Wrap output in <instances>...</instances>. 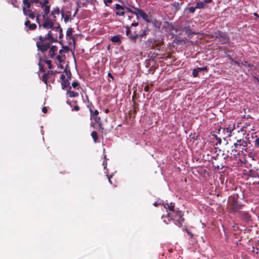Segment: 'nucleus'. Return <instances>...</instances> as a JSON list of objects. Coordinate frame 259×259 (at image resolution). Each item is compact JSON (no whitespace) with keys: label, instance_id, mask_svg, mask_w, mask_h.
<instances>
[{"label":"nucleus","instance_id":"48","mask_svg":"<svg viewBox=\"0 0 259 259\" xmlns=\"http://www.w3.org/2000/svg\"><path fill=\"white\" fill-rule=\"evenodd\" d=\"M255 144L256 147H259V137L255 140Z\"/></svg>","mask_w":259,"mask_h":259},{"label":"nucleus","instance_id":"53","mask_svg":"<svg viewBox=\"0 0 259 259\" xmlns=\"http://www.w3.org/2000/svg\"><path fill=\"white\" fill-rule=\"evenodd\" d=\"M40 1L39 0H31V4L36 3L39 4Z\"/></svg>","mask_w":259,"mask_h":259},{"label":"nucleus","instance_id":"49","mask_svg":"<svg viewBox=\"0 0 259 259\" xmlns=\"http://www.w3.org/2000/svg\"><path fill=\"white\" fill-rule=\"evenodd\" d=\"M80 108L79 107V106L78 105H76L74 107V108L72 109V110H74V111H78L79 110Z\"/></svg>","mask_w":259,"mask_h":259},{"label":"nucleus","instance_id":"27","mask_svg":"<svg viewBox=\"0 0 259 259\" xmlns=\"http://www.w3.org/2000/svg\"><path fill=\"white\" fill-rule=\"evenodd\" d=\"M72 32V28L71 27L68 28L66 31L67 36L70 37L71 38L73 37Z\"/></svg>","mask_w":259,"mask_h":259},{"label":"nucleus","instance_id":"19","mask_svg":"<svg viewBox=\"0 0 259 259\" xmlns=\"http://www.w3.org/2000/svg\"><path fill=\"white\" fill-rule=\"evenodd\" d=\"M139 35L137 33H135L134 34H131L129 35L128 38L131 41L136 44L137 41V39L138 38Z\"/></svg>","mask_w":259,"mask_h":259},{"label":"nucleus","instance_id":"18","mask_svg":"<svg viewBox=\"0 0 259 259\" xmlns=\"http://www.w3.org/2000/svg\"><path fill=\"white\" fill-rule=\"evenodd\" d=\"M71 87H69V89L67 90V94L70 98L76 97L78 96V93L74 91H71Z\"/></svg>","mask_w":259,"mask_h":259},{"label":"nucleus","instance_id":"2","mask_svg":"<svg viewBox=\"0 0 259 259\" xmlns=\"http://www.w3.org/2000/svg\"><path fill=\"white\" fill-rule=\"evenodd\" d=\"M243 205L239 202L238 194H234L231 197L229 202V210L231 213L239 212L242 208Z\"/></svg>","mask_w":259,"mask_h":259},{"label":"nucleus","instance_id":"22","mask_svg":"<svg viewBox=\"0 0 259 259\" xmlns=\"http://www.w3.org/2000/svg\"><path fill=\"white\" fill-rule=\"evenodd\" d=\"M91 136L95 143H97L98 139V134L96 131H93L91 133Z\"/></svg>","mask_w":259,"mask_h":259},{"label":"nucleus","instance_id":"38","mask_svg":"<svg viewBox=\"0 0 259 259\" xmlns=\"http://www.w3.org/2000/svg\"><path fill=\"white\" fill-rule=\"evenodd\" d=\"M29 28L30 30H35L36 28V25L34 23L30 24L29 25Z\"/></svg>","mask_w":259,"mask_h":259},{"label":"nucleus","instance_id":"33","mask_svg":"<svg viewBox=\"0 0 259 259\" xmlns=\"http://www.w3.org/2000/svg\"><path fill=\"white\" fill-rule=\"evenodd\" d=\"M48 74H44L42 76V80L45 82L46 84L48 83Z\"/></svg>","mask_w":259,"mask_h":259},{"label":"nucleus","instance_id":"8","mask_svg":"<svg viewBox=\"0 0 259 259\" xmlns=\"http://www.w3.org/2000/svg\"><path fill=\"white\" fill-rule=\"evenodd\" d=\"M240 217L246 222L251 221V216L247 211H240L239 212Z\"/></svg>","mask_w":259,"mask_h":259},{"label":"nucleus","instance_id":"6","mask_svg":"<svg viewBox=\"0 0 259 259\" xmlns=\"http://www.w3.org/2000/svg\"><path fill=\"white\" fill-rule=\"evenodd\" d=\"M211 38L215 37L219 39L221 44H224L228 42L229 40V37L228 35L222 31L218 30L215 31L213 34L210 35Z\"/></svg>","mask_w":259,"mask_h":259},{"label":"nucleus","instance_id":"35","mask_svg":"<svg viewBox=\"0 0 259 259\" xmlns=\"http://www.w3.org/2000/svg\"><path fill=\"white\" fill-rule=\"evenodd\" d=\"M92 119H94L95 122L97 123V124L101 122V118H100V117H99L98 116L95 117L93 118Z\"/></svg>","mask_w":259,"mask_h":259},{"label":"nucleus","instance_id":"58","mask_svg":"<svg viewBox=\"0 0 259 259\" xmlns=\"http://www.w3.org/2000/svg\"><path fill=\"white\" fill-rule=\"evenodd\" d=\"M112 2V0H104V3L107 5L106 3H111Z\"/></svg>","mask_w":259,"mask_h":259},{"label":"nucleus","instance_id":"37","mask_svg":"<svg viewBox=\"0 0 259 259\" xmlns=\"http://www.w3.org/2000/svg\"><path fill=\"white\" fill-rule=\"evenodd\" d=\"M196 69L199 72H200V71H207V70H208L207 66H205L204 67H198V68H197Z\"/></svg>","mask_w":259,"mask_h":259},{"label":"nucleus","instance_id":"9","mask_svg":"<svg viewBox=\"0 0 259 259\" xmlns=\"http://www.w3.org/2000/svg\"><path fill=\"white\" fill-rule=\"evenodd\" d=\"M115 9L116 10L115 14L117 16H124L125 15L124 7L119 4L115 5Z\"/></svg>","mask_w":259,"mask_h":259},{"label":"nucleus","instance_id":"3","mask_svg":"<svg viewBox=\"0 0 259 259\" xmlns=\"http://www.w3.org/2000/svg\"><path fill=\"white\" fill-rule=\"evenodd\" d=\"M225 159L228 162H232L233 166L234 167H240L242 166L243 164L245 163V159L244 157L240 158L235 155V157L233 156L232 153H230V155L228 154Z\"/></svg>","mask_w":259,"mask_h":259},{"label":"nucleus","instance_id":"26","mask_svg":"<svg viewBox=\"0 0 259 259\" xmlns=\"http://www.w3.org/2000/svg\"><path fill=\"white\" fill-rule=\"evenodd\" d=\"M23 4L24 6L23 7H25L26 9H30L31 5V2L23 1Z\"/></svg>","mask_w":259,"mask_h":259},{"label":"nucleus","instance_id":"50","mask_svg":"<svg viewBox=\"0 0 259 259\" xmlns=\"http://www.w3.org/2000/svg\"><path fill=\"white\" fill-rule=\"evenodd\" d=\"M138 25H139L138 22H134V23H133L131 24V26L130 27H132V26L136 27V26H138Z\"/></svg>","mask_w":259,"mask_h":259},{"label":"nucleus","instance_id":"7","mask_svg":"<svg viewBox=\"0 0 259 259\" xmlns=\"http://www.w3.org/2000/svg\"><path fill=\"white\" fill-rule=\"evenodd\" d=\"M43 18L44 19V23L42 24H39V29H40L41 27L45 29H54V23L53 21L50 19L48 16Z\"/></svg>","mask_w":259,"mask_h":259},{"label":"nucleus","instance_id":"16","mask_svg":"<svg viewBox=\"0 0 259 259\" xmlns=\"http://www.w3.org/2000/svg\"><path fill=\"white\" fill-rule=\"evenodd\" d=\"M50 7L51 5L49 4L46 5L43 8L44 9V14L42 15V18H46L48 16L50 12Z\"/></svg>","mask_w":259,"mask_h":259},{"label":"nucleus","instance_id":"1","mask_svg":"<svg viewBox=\"0 0 259 259\" xmlns=\"http://www.w3.org/2000/svg\"><path fill=\"white\" fill-rule=\"evenodd\" d=\"M38 39L39 41L36 43V47L38 50L42 53L46 52L50 48L51 44L58 41L57 39L54 37L51 30L48 32L45 37L41 35L39 36Z\"/></svg>","mask_w":259,"mask_h":259},{"label":"nucleus","instance_id":"45","mask_svg":"<svg viewBox=\"0 0 259 259\" xmlns=\"http://www.w3.org/2000/svg\"><path fill=\"white\" fill-rule=\"evenodd\" d=\"M79 85V83L76 81H74L72 83V87L74 88H76Z\"/></svg>","mask_w":259,"mask_h":259},{"label":"nucleus","instance_id":"34","mask_svg":"<svg viewBox=\"0 0 259 259\" xmlns=\"http://www.w3.org/2000/svg\"><path fill=\"white\" fill-rule=\"evenodd\" d=\"M223 132H226L228 133V136L229 137L231 136L232 130L231 129H230L229 127H226V128H223Z\"/></svg>","mask_w":259,"mask_h":259},{"label":"nucleus","instance_id":"29","mask_svg":"<svg viewBox=\"0 0 259 259\" xmlns=\"http://www.w3.org/2000/svg\"><path fill=\"white\" fill-rule=\"evenodd\" d=\"M41 62V58H39V62L38 63V66H39V71L44 72H45L46 70H45V69L44 68V65L42 64Z\"/></svg>","mask_w":259,"mask_h":259},{"label":"nucleus","instance_id":"51","mask_svg":"<svg viewBox=\"0 0 259 259\" xmlns=\"http://www.w3.org/2000/svg\"><path fill=\"white\" fill-rule=\"evenodd\" d=\"M149 88H149V86L148 85H146V86L144 87V91H145V92H149Z\"/></svg>","mask_w":259,"mask_h":259},{"label":"nucleus","instance_id":"52","mask_svg":"<svg viewBox=\"0 0 259 259\" xmlns=\"http://www.w3.org/2000/svg\"><path fill=\"white\" fill-rule=\"evenodd\" d=\"M24 24H25V26H29V25L30 24V21L28 20H26Z\"/></svg>","mask_w":259,"mask_h":259},{"label":"nucleus","instance_id":"25","mask_svg":"<svg viewBox=\"0 0 259 259\" xmlns=\"http://www.w3.org/2000/svg\"><path fill=\"white\" fill-rule=\"evenodd\" d=\"M184 30L186 34L188 35H190L191 34H197L195 32H192L191 29H190L189 27H185Z\"/></svg>","mask_w":259,"mask_h":259},{"label":"nucleus","instance_id":"56","mask_svg":"<svg viewBox=\"0 0 259 259\" xmlns=\"http://www.w3.org/2000/svg\"><path fill=\"white\" fill-rule=\"evenodd\" d=\"M60 78H61V79L62 80V81H63L64 80H66L65 76L63 74H61Z\"/></svg>","mask_w":259,"mask_h":259},{"label":"nucleus","instance_id":"61","mask_svg":"<svg viewBox=\"0 0 259 259\" xmlns=\"http://www.w3.org/2000/svg\"><path fill=\"white\" fill-rule=\"evenodd\" d=\"M108 76L110 78H111L112 79H113V76H112V75L111 74V73H110V72H109L108 73Z\"/></svg>","mask_w":259,"mask_h":259},{"label":"nucleus","instance_id":"47","mask_svg":"<svg viewBox=\"0 0 259 259\" xmlns=\"http://www.w3.org/2000/svg\"><path fill=\"white\" fill-rule=\"evenodd\" d=\"M98 127H99V130L101 132H103V131L104 130V127L102 126V122L98 123Z\"/></svg>","mask_w":259,"mask_h":259},{"label":"nucleus","instance_id":"31","mask_svg":"<svg viewBox=\"0 0 259 259\" xmlns=\"http://www.w3.org/2000/svg\"><path fill=\"white\" fill-rule=\"evenodd\" d=\"M162 219H163V222H164L166 224H168L169 223L170 221L171 220L169 218H167V215H162L161 217Z\"/></svg>","mask_w":259,"mask_h":259},{"label":"nucleus","instance_id":"44","mask_svg":"<svg viewBox=\"0 0 259 259\" xmlns=\"http://www.w3.org/2000/svg\"><path fill=\"white\" fill-rule=\"evenodd\" d=\"M63 37V30L62 28H60L59 30V38L60 39H62Z\"/></svg>","mask_w":259,"mask_h":259},{"label":"nucleus","instance_id":"23","mask_svg":"<svg viewBox=\"0 0 259 259\" xmlns=\"http://www.w3.org/2000/svg\"><path fill=\"white\" fill-rule=\"evenodd\" d=\"M69 84L70 83L67 79L64 80L63 81H62L61 82L62 89L64 90L65 89H66L68 86H69Z\"/></svg>","mask_w":259,"mask_h":259},{"label":"nucleus","instance_id":"14","mask_svg":"<svg viewBox=\"0 0 259 259\" xmlns=\"http://www.w3.org/2000/svg\"><path fill=\"white\" fill-rule=\"evenodd\" d=\"M58 51V48L56 46H53L50 48L49 52V55L51 59H53Z\"/></svg>","mask_w":259,"mask_h":259},{"label":"nucleus","instance_id":"17","mask_svg":"<svg viewBox=\"0 0 259 259\" xmlns=\"http://www.w3.org/2000/svg\"><path fill=\"white\" fill-rule=\"evenodd\" d=\"M60 14V9L58 7H57L54 10H53L51 12V15L53 16L54 18V21H56V15H59Z\"/></svg>","mask_w":259,"mask_h":259},{"label":"nucleus","instance_id":"63","mask_svg":"<svg viewBox=\"0 0 259 259\" xmlns=\"http://www.w3.org/2000/svg\"><path fill=\"white\" fill-rule=\"evenodd\" d=\"M243 65H245V66H248V67H250V64H249L247 63V62H246V61H245V62H244V63H243Z\"/></svg>","mask_w":259,"mask_h":259},{"label":"nucleus","instance_id":"42","mask_svg":"<svg viewBox=\"0 0 259 259\" xmlns=\"http://www.w3.org/2000/svg\"><path fill=\"white\" fill-rule=\"evenodd\" d=\"M60 28H62L60 27V24H58L57 26H54V29H52V30H55L56 31H58L59 32V30H60Z\"/></svg>","mask_w":259,"mask_h":259},{"label":"nucleus","instance_id":"43","mask_svg":"<svg viewBox=\"0 0 259 259\" xmlns=\"http://www.w3.org/2000/svg\"><path fill=\"white\" fill-rule=\"evenodd\" d=\"M147 42L149 44V46L150 44H152V46L153 45L154 43L155 42V41L154 40H153L152 38H149L147 40Z\"/></svg>","mask_w":259,"mask_h":259},{"label":"nucleus","instance_id":"40","mask_svg":"<svg viewBox=\"0 0 259 259\" xmlns=\"http://www.w3.org/2000/svg\"><path fill=\"white\" fill-rule=\"evenodd\" d=\"M64 72L66 73V75L67 76L68 78L70 79L71 77V73L70 71H67L66 69L64 70Z\"/></svg>","mask_w":259,"mask_h":259},{"label":"nucleus","instance_id":"39","mask_svg":"<svg viewBox=\"0 0 259 259\" xmlns=\"http://www.w3.org/2000/svg\"><path fill=\"white\" fill-rule=\"evenodd\" d=\"M197 9V8H196V6L193 7H190L188 9V11L190 13H194L195 11V10Z\"/></svg>","mask_w":259,"mask_h":259},{"label":"nucleus","instance_id":"60","mask_svg":"<svg viewBox=\"0 0 259 259\" xmlns=\"http://www.w3.org/2000/svg\"><path fill=\"white\" fill-rule=\"evenodd\" d=\"M54 73V71H48L46 74H48V76L50 74H53Z\"/></svg>","mask_w":259,"mask_h":259},{"label":"nucleus","instance_id":"20","mask_svg":"<svg viewBox=\"0 0 259 259\" xmlns=\"http://www.w3.org/2000/svg\"><path fill=\"white\" fill-rule=\"evenodd\" d=\"M90 117L91 119H92L93 118L98 116L99 114V111L97 110H95V111H93L92 109H90Z\"/></svg>","mask_w":259,"mask_h":259},{"label":"nucleus","instance_id":"36","mask_svg":"<svg viewBox=\"0 0 259 259\" xmlns=\"http://www.w3.org/2000/svg\"><path fill=\"white\" fill-rule=\"evenodd\" d=\"M125 28H126V35L127 36H129V35H130V34H132L131 30V27L129 26H126Z\"/></svg>","mask_w":259,"mask_h":259},{"label":"nucleus","instance_id":"55","mask_svg":"<svg viewBox=\"0 0 259 259\" xmlns=\"http://www.w3.org/2000/svg\"><path fill=\"white\" fill-rule=\"evenodd\" d=\"M229 58H230V60L231 61L233 62L235 64H236L238 65H239V63H238L237 61H234V60H233V59H232L231 57H230Z\"/></svg>","mask_w":259,"mask_h":259},{"label":"nucleus","instance_id":"30","mask_svg":"<svg viewBox=\"0 0 259 259\" xmlns=\"http://www.w3.org/2000/svg\"><path fill=\"white\" fill-rule=\"evenodd\" d=\"M49 0H44L43 1H40L39 4L40 5L41 8L43 9L44 7L47 4H49Z\"/></svg>","mask_w":259,"mask_h":259},{"label":"nucleus","instance_id":"28","mask_svg":"<svg viewBox=\"0 0 259 259\" xmlns=\"http://www.w3.org/2000/svg\"><path fill=\"white\" fill-rule=\"evenodd\" d=\"M149 31V28L148 27H146L143 31L142 33L140 35H139V37H140V38H142L143 37L146 36L147 34V32Z\"/></svg>","mask_w":259,"mask_h":259},{"label":"nucleus","instance_id":"41","mask_svg":"<svg viewBox=\"0 0 259 259\" xmlns=\"http://www.w3.org/2000/svg\"><path fill=\"white\" fill-rule=\"evenodd\" d=\"M198 71L197 70V69H194L193 70V72H192V74H193V76L194 77H197L198 75Z\"/></svg>","mask_w":259,"mask_h":259},{"label":"nucleus","instance_id":"64","mask_svg":"<svg viewBox=\"0 0 259 259\" xmlns=\"http://www.w3.org/2000/svg\"><path fill=\"white\" fill-rule=\"evenodd\" d=\"M36 22L39 25V24H40L39 19V18H38V16L36 18Z\"/></svg>","mask_w":259,"mask_h":259},{"label":"nucleus","instance_id":"32","mask_svg":"<svg viewBox=\"0 0 259 259\" xmlns=\"http://www.w3.org/2000/svg\"><path fill=\"white\" fill-rule=\"evenodd\" d=\"M44 63H46L47 64H48V68L49 69H52L53 68V65L52 64V62L51 60H43L42 61Z\"/></svg>","mask_w":259,"mask_h":259},{"label":"nucleus","instance_id":"4","mask_svg":"<svg viewBox=\"0 0 259 259\" xmlns=\"http://www.w3.org/2000/svg\"><path fill=\"white\" fill-rule=\"evenodd\" d=\"M130 6L134 10L136 11L137 14H138V16H137L138 19H139V16H140L143 20H144L147 22L151 23L154 25L156 24L157 20L155 19L149 18L148 15L142 9L136 8L135 7L133 6L132 5H130Z\"/></svg>","mask_w":259,"mask_h":259},{"label":"nucleus","instance_id":"5","mask_svg":"<svg viewBox=\"0 0 259 259\" xmlns=\"http://www.w3.org/2000/svg\"><path fill=\"white\" fill-rule=\"evenodd\" d=\"M167 218L171 220L176 221L182 225V223L184 221L183 212L178 208L174 212H169L167 214Z\"/></svg>","mask_w":259,"mask_h":259},{"label":"nucleus","instance_id":"54","mask_svg":"<svg viewBox=\"0 0 259 259\" xmlns=\"http://www.w3.org/2000/svg\"><path fill=\"white\" fill-rule=\"evenodd\" d=\"M47 108L46 107H44L42 108V111L43 113H46L47 112Z\"/></svg>","mask_w":259,"mask_h":259},{"label":"nucleus","instance_id":"46","mask_svg":"<svg viewBox=\"0 0 259 259\" xmlns=\"http://www.w3.org/2000/svg\"><path fill=\"white\" fill-rule=\"evenodd\" d=\"M56 58H57V60L58 61L59 63H61L63 61V60L62 59V56L58 55L57 56Z\"/></svg>","mask_w":259,"mask_h":259},{"label":"nucleus","instance_id":"15","mask_svg":"<svg viewBox=\"0 0 259 259\" xmlns=\"http://www.w3.org/2000/svg\"><path fill=\"white\" fill-rule=\"evenodd\" d=\"M247 145L248 144L247 142L243 139L238 140L237 142L234 143V146L237 147L239 146V147L243 148L244 149H245V148L246 147Z\"/></svg>","mask_w":259,"mask_h":259},{"label":"nucleus","instance_id":"12","mask_svg":"<svg viewBox=\"0 0 259 259\" xmlns=\"http://www.w3.org/2000/svg\"><path fill=\"white\" fill-rule=\"evenodd\" d=\"M212 2V0H204L203 2H198L196 4V8L197 9H204L206 8V4L210 3Z\"/></svg>","mask_w":259,"mask_h":259},{"label":"nucleus","instance_id":"13","mask_svg":"<svg viewBox=\"0 0 259 259\" xmlns=\"http://www.w3.org/2000/svg\"><path fill=\"white\" fill-rule=\"evenodd\" d=\"M162 205L166 210H169L170 212H174L176 210L175 209V204L174 203H163Z\"/></svg>","mask_w":259,"mask_h":259},{"label":"nucleus","instance_id":"10","mask_svg":"<svg viewBox=\"0 0 259 259\" xmlns=\"http://www.w3.org/2000/svg\"><path fill=\"white\" fill-rule=\"evenodd\" d=\"M243 148L241 147H237L233 146L231 147V152L230 153H232L233 156L235 157V155H239L240 154V152H243Z\"/></svg>","mask_w":259,"mask_h":259},{"label":"nucleus","instance_id":"62","mask_svg":"<svg viewBox=\"0 0 259 259\" xmlns=\"http://www.w3.org/2000/svg\"><path fill=\"white\" fill-rule=\"evenodd\" d=\"M68 19H69V17L68 16H66L64 18V21L65 22H66L68 21Z\"/></svg>","mask_w":259,"mask_h":259},{"label":"nucleus","instance_id":"11","mask_svg":"<svg viewBox=\"0 0 259 259\" xmlns=\"http://www.w3.org/2000/svg\"><path fill=\"white\" fill-rule=\"evenodd\" d=\"M23 13L24 15L28 16L29 18L33 19L35 17V14L30 9H26L25 7H23Z\"/></svg>","mask_w":259,"mask_h":259},{"label":"nucleus","instance_id":"57","mask_svg":"<svg viewBox=\"0 0 259 259\" xmlns=\"http://www.w3.org/2000/svg\"><path fill=\"white\" fill-rule=\"evenodd\" d=\"M88 108H89V110L90 111V109H92V103H90L89 104V105H88Z\"/></svg>","mask_w":259,"mask_h":259},{"label":"nucleus","instance_id":"24","mask_svg":"<svg viewBox=\"0 0 259 259\" xmlns=\"http://www.w3.org/2000/svg\"><path fill=\"white\" fill-rule=\"evenodd\" d=\"M124 7V10L126 11L128 13H131L132 14H135L136 15V16H138V14H137V12L136 10L135 11H133L131 8L130 7H125L124 6H123Z\"/></svg>","mask_w":259,"mask_h":259},{"label":"nucleus","instance_id":"59","mask_svg":"<svg viewBox=\"0 0 259 259\" xmlns=\"http://www.w3.org/2000/svg\"><path fill=\"white\" fill-rule=\"evenodd\" d=\"M57 65H58V67L60 68L61 69H63V66L62 65H61V63H59V64H58Z\"/></svg>","mask_w":259,"mask_h":259},{"label":"nucleus","instance_id":"21","mask_svg":"<svg viewBox=\"0 0 259 259\" xmlns=\"http://www.w3.org/2000/svg\"><path fill=\"white\" fill-rule=\"evenodd\" d=\"M111 41L113 42L120 43L121 40L120 38L119 35H114L113 36L111 39Z\"/></svg>","mask_w":259,"mask_h":259}]
</instances>
